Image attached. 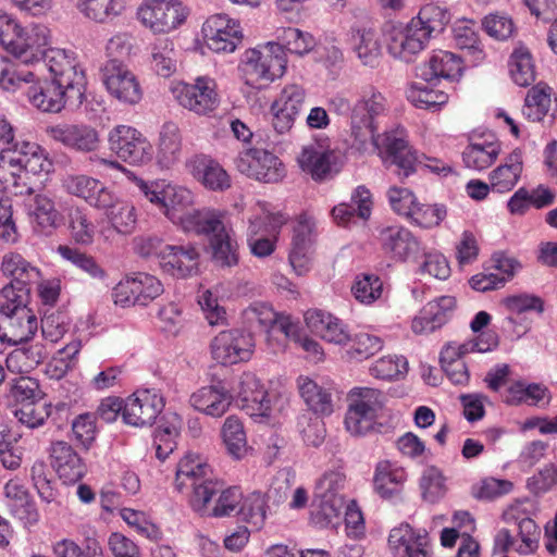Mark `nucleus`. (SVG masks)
I'll return each mask as SVG.
<instances>
[{"mask_svg": "<svg viewBox=\"0 0 557 557\" xmlns=\"http://www.w3.org/2000/svg\"><path fill=\"white\" fill-rule=\"evenodd\" d=\"M386 110V99L376 89L370 87L362 91L350 111V135L359 149L371 143L386 169H394L400 178H407L416 172L418 158L404 131L394 129L376 135V119Z\"/></svg>", "mask_w": 557, "mask_h": 557, "instance_id": "1", "label": "nucleus"}, {"mask_svg": "<svg viewBox=\"0 0 557 557\" xmlns=\"http://www.w3.org/2000/svg\"><path fill=\"white\" fill-rule=\"evenodd\" d=\"M222 487L213 475L211 466L199 455L188 453L176 466L174 488L188 495V504L199 515L207 512V505Z\"/></svg>", "mask_w": 557, "mask_h": 557, "instance_id": "2", "label": "nucleus"}, {"mask_svg": "<svg viewBox=\"0 0 557 557\" xmlns=\"http://www.w3.org/2000/svg\"><path fill=\"white\" fill-rule=\"evenodd\" d=\"M138 189L145 198L154 205L173 224L180 225L186 233L196 224L198 215L210 213V209L187 211L194 202L193 193L186 187L169 183L164 180L152 182L138 181Z\"/></svg>", "mask_w": 557, "mask_h": 557, "instance_id": "3", "label": "nucleus"}, {"mask_svg": "<svg viewBox=\"0 0 557 557\" xmlns=\"http://www.w3.org/2000/svg\"><path fill=\"white\" fill-rule=\"evenodd\" d=\"M346 474L341 467L327 469L317 481L310 518L320 528L336 527L345 508Z\"/></svg>", "mask_w": 557, "mask_h": 557, "instance_id": "4", "label": "nucleus"}, {"mask_svg": "<svg viewBox=\"0 0 557 557\" xmlns=\"http://www.w3.org/2000/svg\"><path fill=\"white\" fill-rule=\"evenodd\" d=\"M287 66L284 48L278 42L269 41L244 52L239 71L245 83L253 88H262L281 78Z\"/></svg>", "mask_w": 557, "mask_h": 557, "instance_id": "5", "label": "nucleus"}, {"mask_svg": "<svg viewBox=\"0 0 557 557\" xmlns=\"http://www.w3.org/2000/svg\"><path fill=\"white\" fill-rule=\"evenodd\" d=\"M506 523L512 524L513 530L500 529L494 539V549L500 553L509 550L521 555L534 552L539 546L541 530L529 517L522 504L509 506L503 513Z\"/></svg>", "mask_w": 557, "mask_h": 557, "instance_id": "6", "label": "nucleus"}, {"mask_svg": "<svg viewBox=\"0 0 557 557\" xmlns=\"http://www.w3.org/2000/svg\"><path fill=\"white\" fill-rule=\"evenodd\" d=\"M12 289L0 295V339L13 345L27 342L37 331V318L27 307L28 299L22 292L16 298Z\"/></svg>", "mask_w": 557, "mask_h": 557, "instance_id": "7", "label": "nucleus"}, {"mask_svg": "<svg viewBox=\"0 0 557 557\" xmlns=\"http://www.w3.org/2000/svg\"><path fill=\"white\" fill-rule=\"evenodd\" d=\"M196 224L188 228L197 235H206L212 251V260L220 268H232L239 260L238 244L232 227L224 223V214L212 210L198 215Z\"/></svg>", "mask_w": 557, "mask_h": 557, "instance_id": "8", "label": "nucleus"}, {"mask_svg": "<svg viewBox=\"0 0 557 557\" xmlns=\"http://www.w3.org/2000/svg\"><path fill=\"white\" fill-rule=\"evenodd\" d=\"M39 65L49 71L53 82L70 89L71 98L77 101L85 98L86 75L73 51L50 48L44 53Z\"/></svg>", "mask_w": 557, "mask_h": 557, "instance_id": "9", "label": "nucleus"}, {"mask_svg": "<svg viewBox=\"0 0 557 557\" xmlns=\"http://www.w3.org/2000/svg\"><path fill=\"white\" fill-rule=\"evenodd\" d=\"M348 401L346 430L355 436L364 435L372 430L383 407V394L375 388L354 387L348 394Z\"/></svg>", "mask_w": 557, "mask_h": 557, "instance_id": "10", "label": "nucleus"}, {"mask_svg": "<svg viewBox=\"0 0 557 557\" xmlns=\"http://www.w3.org/2000/svg\"><path fill=\"white\" fill-rule=\"evenodd\" d=\"M32 151H38V145L24 140L1 149L0 184L4 191L15 196L32 194L23 174L25 161L30 158Z\"/></svg>", "mask_w": 557, "mask_h": 557, "instance_id": "11", "label": "nucleus"}, {"mask_svg": "<svg viewBox=\"0 0 557 557\" xmlns=\"http://www.w3.org/2000/svg\"><path fill=\"white\" fill-rule=\"evenodd\" d=\"M171 92L180 106L198 115L212 113L220 103L216 82L207 75L197 76L193 83H174Z\"/></svg>", "mask_w": 557, "mask_h": 557, "instance_id": "12", "label": "nucleus"}, {"mask_svg": "<svg viewBox=\"0 0 557 557\" xmlns=\"http://www.w3.org/2000/svg\"><path fill=\"white\" fill-rule=\"evenodd\" d=\"M297 162L313 181L325 182L341 172L345 156L326 141H315L301 149Z\"/></svg>", "mask_w": 557, "mask_h": 557, "instance_id": "13", "label": "nucleus"}, {"mask_svg": "<svg viewBox=\"0 0 557 557\" xmlns=\"http://www.w3.org/2000/svg\"><path fill=\"white\" fill-rule=\"evenodd\" d=\"M109 149L131 165H146L154 154L148 138L131 125H116L108 134Z\"/></svg>", "mask_w": 557, "mask_h": 557, "instance_id": "14", "label": "nucleus"}, {"mask_svg": "<svg viewBox=\"0 0 557 557\" xmlns=\"http://www.w3.org/2000/svg\"><path fill=\"white\" fill-rule=\"evenodd\" d=\"M189 14L181 0H144L137 17L154 34L170 33L180 27Z\"/></svg>", "mask_w": 557, "mask_h": 557, "instance_id": "15", "label": "nucleus"}, {"mask_svg": "<svg viewBox=\"0 0 557 557\" xmlns=\"http://www.w3.org/2000/svg\"><path fill=\"white\" fill-rule=\"evenodd\" d=\"M234 162L242 174L262 183H277L286 174L285 166L278 157L261 148L240 151Z\"/></svg>", "mask_w": 557, "mask_h": 557, "instance_id": "16", "label": "nucleus"}, {"mask_svg": "<svg viewBox=\"0 0 557 557\" xmlns=\"http://www.w3.org/2000/svg\"><path fill=\"white\" fill-rule=\"evenodd\" d=\"M161 281L148 273L138 272L126 276L113 288L112 297L121 307L147 306L163 293Z\"/></svg>", "mask_w": 557, "mask_h": 557, "instance_id": "17", "label": "nucleus"}, {"mask_svg": "<svg viewBox=\"0 0 557 557\" xmlns=\"http://www.w3.org/2000/svg\"><path fill=\"white\" fill-rule=\"evenodd\" d=\"M101 78L111 97L124 104H136L143 98V89L136 75L123 62L108 60L101 67Z\"/></svg>", "mask_w": 557, "mask_h": 557, "instance_id": "18", "label": "nucleus"}, {"mask_svg": "<svg viewBox=\"0 0 557 557\" xmlns=\"http://www.w3.org/2000/svg\"><path fill=\"white\" fill-rule=\"evenodd\" d=\"M201 33L205 45L215 53H232L243 40V30L238 21L226 14L208 17Z\"/></svg>", "mask_w": 557, "mask_h": 557, "instance_id": "19", "label": "nucleus"}, {"mask_svg": "<svg viewBox=\"0 0 557 557\" xmlns=\"http://www.w3.org/2000/svg\"><path fill=\"white\" fill-rule=\"evenodd\" d=\"M253 347L252 336L236 329L220 332L210 345L213 359L222 364L248 361L252 356Z\"/></svg>", "mask_w": 557, "mask_h": 557, "instance_id": "20", "label": "nucleus"}, {"mask_svg": "<svg viewBox=\"0 0 557 557\" xmlns=\"http://www.w3.org/2000/svg\"><path fill=\"white\" fill-rule=\"evenodd\" d=\"M306 97V90L301 85L284 86L270 108L272 126L277 134L284 135L292 129L305 106Z\"/></svg>", "mask_w": 557, "mask_h": 557, "instance_id": "21", "label": "nucleus"}, {"mask_svg": "<svg viewBox=\"0 0 557 557\" xmlns=\"http://www.w3.org/2000/svg\"><path fill=\"white\" fill-rule=\"evenodd\" d=\"M164 408L161 395L153 389H139L124 400V423L143 428L152 425Z\"/></svg>", "mask_w": 557, "mask_h": 557, "instance_id": "22", "label": "nucleus"}, {"mask_svg": "<svg viewBox=\"0 0 557 557\" xmlns=\"http://www.w3.org/2000/svg\"><path fill=\"white\" fill-rule=\"evenodd\" d=\"M233 400L247 410L250 416L268 417L271 401L264 386L256 374L244 372L231 387Z\"/></svg>", "mask_w": 557, "mask_h": 557, "instance_id": "23", "label": "nucleus"}, {"mask_svg": "<svg viewBox=\"0 0 557 557\" xmlns=\"http://www.w3.org/2000/svg\"><path fill=\"white\" fill-rule=\"evenodd\" d=\"M50 42V30L44 24H30L21 27L18 38L11 51L15 57V62L22 66L29 64H40L45 49Z\"/></svg>", "mask_w": 557, "mask_h": 557, "instance_id": "24", "label": "nucleus"}, {"mask_svg": "<svg viewBox=\"0 0 557 557\" xmlns=\"http://www.w3.org/2000/svg\"><path fill=\"white\" fill-rule=\"evenodd\" d=\"M248 321L256 322L268 334V342L271 344V337L281 333L284 338H298V321L292 315L277 313L269 305L255 302L245 311Z\"/></svg>", "mask_w": 557, "mask_h": 557, "instance_id": "25", "label": "nucleus"}, {"mask_svg": "<svg viewBox=\"0 0 557 557\" xmlns=\"http://www.w3.org/2000/svg\"><path fill=\"white\" fill-rule=\"evenodd\" d=\"M315 220L309 213L299 215L294 228L289 263L298 275L310 270L314 240Z\"/></svg>", "mask_w": 557, "mask_h": 557, "instance_id": "26", "label": "nucleus"}, {"mask_svg": "<svg viewBox=\"0 0 557 557\" xmlns=\"http://www.w3.org/2000/svg\"><path fill=\"white\" fill-rule=\"evenodd\" d=\"M47 134L54 141L78 152L97 150L100 144L98 131L85 123H62L49 126Z\"/></svg>", "mask_w": 557, "mask_h": 557, "instance_id": "27", "label": "nucleus"}, {"mask_svg": "<svg viewBox=\"0 0 557 557\" xmlns=\"http://www.w3.org/2000/svg\"><path fill=\"white\" fill-rule=\"evenodd\" d=\"M429 37L412 21L404 27H394L388 34L389 54L404 62H412L426 48Z\"/></svg>", "mask_w": 557, "mask_h": 557, "instance_id": "28", "label": "nucleus"}, {"mask_svg": "<svg viewBox=\"0 0 557 557\" xmlns=\"http://www.w3.org/2000/svg\"><path fill=\"white\" fill-rule=\"evenodd\" d=\"M199 249L191 244L166 245L160 253V269L177 278H186L198 273Z\"/></svg>", "mask_w": 557, "mask_h": 557, "instance_id": "29", "label": "nucleus"}, {"mask_svg": "<svg viewBox=\"0 0 557 557\" xmlns=\"http://www.w3.org/2000/svg\"><path fill=\"white\" fill-rule=\"evenodd\" d=\"M70 96V89L53 81L40 82L30 86L27 90L29 102L38 110L49 113H58L67 104L77 108L84 101V99L75 101Z\"/></svg>", "mask_w": 557, "mask_h": 557, "instance_id": "30", "label": "nucleus"}, {"mask_svg": "<svg viewBox=\"0 0 557 557\" xmlns=\"http://www.w3.org/2000/svg\"><path fill=\"white\" fill-rule=\"evenodd\" d=\"M1 269L11 281L1 289L0 295H3L9 288L13 292V299H17L22 292L26 294V299H28L30 285L38 283L40 271L18 253L5 255L2 259Z\"/></svg>", "mask_w": 557, "mask_h": 557, "instance_id": "31", "label": "nucleus"}, {"mask_svg": "<svg viewBox=\"0 0 557 557\" xmlns=\"http://www.w3.org/2000/svg\"><path fill=\"white\" fill-rule=\"evenodd\" d=\"M388 546L395 557H432L426 531H416L408 523L391 531Z\"/></svg>", "mask_w": 557, "mask_h": 557, "instance_id": "32", "label": "nucleus"}, {"mask_svg": "<svg viewBox=\"0 0 557 557\" xmlns=\"http://www.w3.org/2000/svg\"><path fill=\"white\" fill-rule=\"evenodd\" d=\"M50 463L64 483H75L81 480L86 466L77 451L65 441L52 442L49 448Z\"/></svg>", "mask_w": 557, "mask_h": 557, "instance_id": "33", "label": "nucleus"}, {"mask_svg": "<svg viewBox=\"0 0 557 557\" xmlns=\"http://www.w3.org/2000/svg\"><path fill=\"white\" fill-rule=\"evenodd\" d=\"M377 238L382 249L395 260L405 261L416 255L420 248L412 233L400 225L382 226Z\"/></svg>", "mask_w": 557, "mask_h": 557, "instance_id": "34", "label": "nucleus"}, {"mask_svg": "<svg viewBox=\"0 0 557 557\" xmlns=\"http://www.w3.org/2000/svg\"><path fill=\"white\" fill-rule=\"evenodd\" d=\"M103 207L98 210L106 215L111 227L121 235H131L137 225V209L128 200L119 197L114 191L108 194Z\"/></svg>", "mask_w": 557, "mask_h": 557, "instance_id": "35", "label": "nucleus"}, {"mask_svg": "<svg viewBox=\"0 0 557 557\" xmlns=\"http://www.w3.org/2000/svg\"><path fill=\"white\" fill-rule=\"evenodd\" d=\"M188 172L210 190H225L231 186L227 172L206 154H196L187 160Z\"/></svg>", "mask_w": 557, "mask_h": 557, "instance_id": "36", "label": "nucleus"}, {"mask_svg": "<svg viewBox=\"0 0 557 557\" xmlns=\"http://www.w3.org/2000/svg\"><path fill=\"white\" fill-rule=\"evenodd\" d=\"M63 189L77 198L85 200L90 207L98 210L102 207L108 194L111 191L99 180L86 174H67L62 178Z\"/></svg>", "mask_w": 557, "mask_h": 557, "instance_id": "37", "label": "nucleus"}, {"mask_svg": "<svg viewBox=\"0 0 557 557\" xmlns=\"http://www.w3.org/2000/svg\"><path fill=\"white\" fill-rule=\"evenodd\" d=\"M407 481L406 470L389 460L376 463L373 474V488L384 499H394L401 495Z\"/></svg>", "mask_w": 557, "mask_h": 557, "instance_id": "38", "label": "nucleus"}, {"mask_svg": "<svg viewBox=\"0 0 557 557\" xmlns=\"http://www.w3.org/2000/svg\"><path fill=\"white\" fill-rule=\"evenodd\" d=\"M233 396L220 385L203 386L193 393L189 403L194 409L213 418L222 417L228 409Z\"/></svg>", "mask_w": 557, "mask_h": 557, "instance_id": "39", "label": "nucleus"}, {"mask_svg": "<svg viewBox=\"0 0 557 557\" xmlns=\"http://www.w3.org/2000/svg\"><path fill=\"white\" fill-rule=\"evenodd\" d=\"M463 70V63L459 55L444 50L434 51L429 61L420 69V76L425 82L444 78L458 79Z\"/></svg>", "mask_w": 557, "mask_h": 557, "instance_id": "40", "label": "nucleus"}, {"mask_svg": "<svg viewBox=\"0 0 557 557\" xmlns=\"http://www.w3.org/2000/svg\"><path fill=\"white\" fill-rule=\"evenodd\" d=\"M305 321L312 333L326 342L343 345L349 339L345 325L331 313L318 309L309 310L305 314Z\"/></svg>", "mask_w": 557, "mask_h": 557, "instance_id": "41", "label": "nucleus"}, {"mask_svg": "<svg viewBox=\"0 0 557 557\" xmlns=\"http://www.w3.org/2000/svg\"><path fill=\"white\" fill-rule=\"evenodd\" d=\"M523 171V157L520 149L512 150L502 164L488 174L491 188L496 193H508L518 184Z\"/></svg>", "mask_w": 557, "mask_h": 557, "instance_id": "42", "label": "nucleus"}, {"mask_svg": "<svg viewBox=\"0 0 557 557\" xmlns=\"http://www.w3.org/2000/svg\"><path fill=\"white\" fill-rule=\"evenodd\" d=\"M183 138L177 124L166 122L159 132L156 161L162 169H170L182 156Z\"/></svg>", "mask_w": 557, "mask_h": 557, "instance_id": "43", "label": "nucleus"}, {"mask_svg": "<svg viewBox=\"0 0 557 557\" xmlns=\"http://www.w3.org/2000/svg\"><path fill=\"white\" fill-rule=\"evenodd\" d=\"M502 151L499 141L481 138L471 141L462 151V162L469 170L482 172L488 169Z\"/></svg>", "mask_w": 557, "mask_h": 557, "instance_id": "44", "label": "nucleus"}, {"mask_svg": "<svg viewBox=\"0 0 557 557\" xmlns=\"http://www.w3.org/2000/svg\"><path fill=\"white\" fill-rule=\"evenodd\" d=\"M350 45L363 65L374 67L380 60L381 45L376 32L372 28H352Z\"/></svg>", "mask_w": 557, "mask_h": 557, "instance_id": "45", "label": "nucleus"}, {"mask_svg": "<svg viewBox=\"0 0 557 557\" xmlns=\"http://www.w3.org/2000/svg\"><path fill=\"white\" fill-rule=\"evenodd\" d=\"M28 207L34 226L41 233H50L61 220L53 198L46 193L36 194Z\"/></svg>", "mask_w": 557, "mask_h": 557, "instance_id": "46", "label": "nucleus"}, {"mask_svg": "<svg viewBox=\"0 0 557 557\" xmlns=\"http://www.w3.org/2000/svg\"><path fill=\"white\" fill-rule=\"evenodd\" d=\"M371 194L364 186L354 191L349 203H339L332 209V216L337 224L346 225L357 215L367 220L371 214Z\"/></svg>", "mask_w": 557, "mask_h": 557, "instance_id": "47", "label": "nucleus"}, {"mask_svg": "<svg viewBox=\"0 0 557 557\" xmlns=\"http://www.w3.org/2000/svg\"><path fill=\"white\" fill-rule=\"evenodd\" d=\"M57 251L63 260L70 262L89 278L101 283L107 281V271L94 256L67 245H60Z\"/></svg>", "mask_w": 557, "mask_h": 557, "instance_id": "48", "label": "nucleus"}, {"mask_svg": "<svg viewBox=\"0 0 557 557\" xmlns=\"http://www.w3.org/2000/svg\"><path fill=\"white\" fill-rule=\"evenodd\" d=\"M297 384L299 394L310 410L320 414L332 413V396L327 388L308 376H300Z\"/></svg>", "mask_w": 557, "mask_h": 557, "instance_id": "49", "label": "nucleus"}, {"mask_svg": "<svg viewBox=\"0 0 557 557\" xmlns=\"http://www.w3.org/2000/svg\"><path fill=\"white\" fill-rule=\"evenodd\" d=\"M4 494L8 498V507L14 517L26 523L37 521L38 513L35 505L30 502L27 491L22 484L10 480L4 486Z\"/></svg>", "mask_w": 557, "mask_h": 557, "instance_id": "50", "label": "nucleus"}, {"mask_svg": "<svg viewBox=\"0 0 557 557\" xmlns=\"http://www.w3.org/2000/svg\"><path fill=\"white\" fill-rule=\"evenodd\" d=\"M76 8L86 18L106 23L119 16L125 7L123 0H77Z\"/></svg>", "mask_w": 557, "mask_h": 557, "instance_id": "51", "label": "nucleus"}, {"mask_svg": "<svg viewBox=\"0 0 557 557\" xmlns=\"http://www.w3.org/2000/svg\"><path fill=\"white\" fill-rule=\"evenodd\" d=\"M509 73L518 86L527 87L536 78L535 66L528 48L518 46L515 48L509 60Z\"/></svg>", "mask_w": 557, "mask_h": 557, "instance_id": "52", "label": "nucleus"}, {"mask_svg": "<svg viewBox=\"0 0 557 557\" xmlns=\"http://www.w3.org/2000/svg\"><path fill=\"white\" fill-rule=\"evenodd\" d=\"M411 21L431 39L444 30L450 21V14L446 9L430 3L422 7L418 16Z\"/></svg>", "mask_w": 557, "mask_h": 557, "instance_id": "53", "label": "nucleus"}, {"mask_svg": "<svg viewBox=\"0 0 557 557\" xmlns=\"http://www.w3.org/2000/svg\"><path fill=\"white\" fill-rule=\"evenodd\" d=\"M550 106L552 89L548 86L536 85L528 91L522 114L531 122H540L546 116Z\"/></svg>", "mask_w": 557, "mask_h": 557, "instance_id": "54", "label": "nucleus"}, {"mask_svg": "<svg viewBox=\"0 0 557 557\" xmlns=\"http://www.w3.org/2000/svg\"><path fill=\"white\" fill-rule=\"evenodd\" d=\"M406 96L416 108L425 110H436L448 100L447 94L430 88L425 83H412Z\"/></svg>", "mask_w": 557, "mask_h": 557, "instance_id": "55", "label": "nucleus"}, {"mask_svg": "<svg viewBox=\"0 0 557 557\" xmlns=\"http://www.w3.org/2000/svg\"><path fill=\"white\" fill-rule=\"evenodd\" d=\"M496 346V342L490 343L476 337L463 343L450 342L443 347L440 355L441 363H454L463 361L462 358L470 352H486Z\"/></svg>", "mask_w": 557, "mask_h": 557, "instance_id": "56", "label": "nucleus"}, {"mask_svg": "<svg viewBox=\"0 0 557 557\" xmlns=\"http://www.w3.org/2000/svg\"><path fill=\"white\" fill-rule=\"evenodd\" d=\"M33 71L26 70L14 60L0 55V87L7 91H15L23 83L34 79Z\"/></svg>", "mask_w": 557, "mask_h": 557, "instance_id": "57", "label": "nucleus"}, {"mask_svg": "<svg viewBox=\"0 0 557 557\" xmlns=\"http://www.w3.org/2000/svg\"><path fill=\"white\" fill-rule=\"evenodd\" d=\"M152 64L158 75L170 77L177 67L174 44L168 38L159 39L152 47Z\"/></svg>", "mask_w": 557, "mask_h": 557, "instance_id": "58", "label": "nucleus"}, {"mask_svg": "<svg viewBox=\"0 0 557 557\" xmlns=\"http://www.w3.org/2000/svg\"><path fill=\"white\" fill-rule=\"evenodd\" d=\"M223 441L228 453L235 458H240L247 448L246 433L243 422L236 416H230L222 428Z\"/></svg>", "mask_w": 557, "mask_h": 557, "instance_id": "59", "label": "nucleus"}, {"mask_svg": "<svg viewBox=\"0 0 557 557\" xmlns=\"http://www.w3.org/2000/svg\"><path fill=\"white\" fill-rule=\"evenodd\" d=\"M70 231L73 239L81 245H91L96 227L85 209L72 208L69 213Z\"/></svg>", "mask_w": 557, "mask_h": 557, "instance_id": "60", "label": "nucleus"}, {"mask_svg": "<svg viewBox=\"0 0 557 557\" xmlns=\"http://www.w3.org/2000/svg\"><path fill=\"white\" fill-rule=\"evenodd\" d=\"M351 293L359 302L371 305L381 298L383 282L375 274L363 273L357 275L351 286Z\"/></svg>", "mask_w": 557, "mask_h": 557, "instance_id": "61", "label": "nucleus"}, {"mask_svg": "<svg viewBox=\"0 0 557 557\" xmlns=\"http://www.w3.org/2000/svg\"><path fill=\"white\" fill-rule=\"evenodd\" d=\"M237 515L257 529L261 528L267 517V504L264 496L260 492H253L245 498L242 497Z\"/></svg>", "mask_w": 557, "mask_h": 557, "instance_id": "62", "label": "nucleus"}, {"mask_svg": "<svg viewBox=\"0 0 557 557\" xmlns=\"http://www.w3.org/2000/svg\"><path fill=\"white\" fill-rule=\"evenodd\" d=\"M14 417L28 429H36L46 422L50 412L46 404L40 401H26L12 409Z\"/></svg>", "mask_w": 557, "mask_h": 557, "instance_id": "63", "label": "nucleus"}, {"mask_svg": "<svg viewBox=\"0 0 557 557\" xmlns=\"http://www.w3.org/2000/svg\"><path fill=\"white\" fill-rule=\"evenodd\" d=\"M482 27L488 36L496 40H507L516 32L512 18L508 14L500 12L490 13L484 16Z\"/></svg>", "mask_w": 557, "mask_h": 557, "instance_id": "64", "label": "nucleus"}]
</instances>
